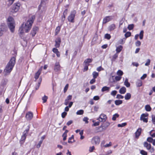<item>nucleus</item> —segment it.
<instances>
[{"label":"nucleus","mask_w":155,"mask_h":155,"mask_svg":"<svg viewBox=\"0 0 155 155\" xmlns=\"http://www.w3.org/2000/svg\"><path fill=\"white\" fill-rule=\"evenodd\" d=\"M16 62V58L14 57H12L7 64L4 70L6 74L10 73L14 66Z\"/></svg>","instance_id":"1"},{"label":"nucleus","mask_w":155,"mask_h":155,"mask_svg":"<svg viewBox=\"0 0 155 155\" xmlns=\"http://www.w3.org/2000/svg\"><path fill=\"white\" fill-rule=\"evenodd\" d=\"M35 15H32L30 17L26 23L24 27L25 32H28L31 28L32 25L35 19Z\"/></svg>","instance_id":"2"},{"label":"nucleus","mask_w":155,"mask_h":155,"mask_svg":"<svg viewBox=\"0 0 155 155\" xmlns=\"http://www.w3.org/2000/svg\"><path fill=\"white\" fill-rule=\"evenodd\" d=\"M8 26L10 31L13 33L15 31V22L14 18L12 17L9 16L7 20Z\"/></svg>","instance_id":"3"},{"label":"nucleus","mask_w":155,"mask_h":155,"mask_svg":"<svg viewBox=\"0 0 155 155\" xmlns=\"http://www.w3.org/2000/svg\"><path fill=\"white\" fill-rule=\"evenodd\" d=\"M76 13L77 12L75 10H73L71 12L70 14L67 18L68 22L72 23L75 22V18Z\"/></svg>","instance_id":"4"},{"label":"nucleus","mask_w":155,"mask_h":155,"mask_svg":"<svg viewBox=\"0 0 155 155\" xmlns=\"http://www.w3.org/2000/svg\"><path fill=\"white\" fill-rule=\"evenodd\" d=\"M29 127H28V128L26 129L23 132L22 135L21 137V139L19 140V142L21 146L22 145H23L25 142L27 134H28V133L29 130Z\"/></svg>","instance_id":"5"},{"label":"nucleus","mask_w":155,"mask_h":155,"mask_svg":"<svg viewBox=\"0 0 155 155\" xmlns=\"http://www.w3.org/2000/svg\"><path fill=\"white\" fill-rule=\"evenodd\" d=\"M100 141V137L97 136L93 137L91 140V143L94 145H98L99 144Z\"/></svg>","instance_id":"6"},{"label":"nucleus","mask_w":155,"mask_h":155,"mask_svg":"<svg viewBox=\"0 0 155 155\" xmlns=\"http://www.w3.org/2000/svg\"><path fill=\"white\" fill-rule=\"evenodd\" d=\"M21 4L19 2H17L14 4L12 8V12H17L20 8Z\"/></svg>","instance_id":"7"},{"label":"nucleus","mask_w":155,"mask_h":155,"mask_svg":"<svg viewBox=\"0 0 155 155\" xmlns=\"http://www.w3.org/2000/svg\"><path fill=\"white\" fill-rule=\"evenodd\" d=\"M148 114L147 113L142 114L140 116V120L143 121L144 122L147 123L148 121Z\"/></svg>","instance_id":"8"},{"label":"nucleus","mask_w":155,"mask_h":155,"mask_svg":"<svg viewBox=\"0 0 155 155\" xmlns=\"http://www.w3.org/2000/svg\"><path fill=\"white\" fill-rule=\"evenodd\" d=\"M107 119V116L104 114H101L99 117L97 119L100 122H104Z\"/></svg>","instance_id":"9"},{"label":"nucleus","mask_w":155,"mask_h":155,"mask_svg":"<svg viewBox=\"0 0 155 155\" xmlns=\"http://www.w3.org/2000/svg\"><path fill=\"white\" fill-rule=\"evenodd\" d=\"M33 117V113L31 111L28 112L26 114L25 118L28 120H30L32 119Z\"/></svg>","instance_id":"10"},{"label":"nucleus","mask_w":155,"mask_h":155,"mask_svg":"<svg viewBox=\"0 0 155 155\" xmlns=\"http://www.w3.org/2000/svg\"><path fill=\"white\" fill-rule=\"evenodd\" d=\"M112 19L113 17L111 16H106L103 19V24H105L112 20Z\"/></svg>","instance_id":"11"},{"label":"nucleus","mask_w":155,"mask_h":155,"mask_svg":"<svg viewBox=\"0 0 155 155\" xmlns=\"http://www.w3.org/2000/svg\"><path fill=\"white\" fill-rule=\"evenodd\" d=\"M55 42V46L56 48H59L60 47L61 42V38L59 37L57 38L56 39Z\"/></svg>","instance_id":"12"},{"label":"nucleus","mask_w":155,"mask_h":155,"mask_svg":"<svg viewBox=\"0 0 155 155\" xmlns=\"http://www.w3.org/2000/svg\"><path fill=\"white\" fill-rule=\"evenodd\" d=\"M38 30L39 28L38 27L36 26L33 27L31 32V34L33 37L35 36L37 32L38 31Z\"/></svg>","instance_id":"13"},{"label":"nucleus","mask_w":155,"mask_h":155,"mask_svg":"<svg viewBox=\"0 0 155 155\" xmlns=\"http://www.w3.org/2000/svg\"><path fill=\"white\" fill-rule=\"evenodd\" d=\"M106 128V127H104L103 126V125H101L100 126L96 127L95 129L96 132V133H98L103 131L104 130H105Z\"/></svg>","instance_id":"14"},{"label":"nucleus","mask_w":155,"mask_h":155,"mask_svg":"<svg viewBox=\"0 0 155 155\" xmlns=\"http://www.w3.org/2000/svg\"><path fill=\"white\" fill-rule=\"evenodd\" d=\"M142 132V129L140 128H138L135 133V137L137 139L140 135Z\"/></svg>","instance_id":"15"},{"label":"nucleus","mask_w":155,"mask_h":155,"mask_svg":"<svg viewBox=\"0 0 155 155\" xmlns=\"http://www.w3.org/2000/svg\"><path fill=\"white\" fill-rule=\"evenodd\" d=\"M41 71L42 69L41 68H40L38 69V71L35 74L34 78L35 79V81L38 78L39 76L41 73Z\"/></svg>","instance_id":"16"},{"label":"nucleus","mask_w":155,"mask_h":155,"mask_svg":"<svg viewBox=\"0 0 155 155\" xmlns=\"http://www.w3.org/2000/svg\"><path fill=\"white\" fill-rule=\"evenodd\" d=\"M67 12H68V9H65L63 13V15L61 16V21L63 22H64V21L65 20L66 15L67 14Z\"/></svg>","instance_id":"17"},{"label":"nucleus","mask_w":155,"mask_h":155,"mask_svg":"<svg viewBox=\"0 0 155 155\" xmlns=\"http://www.w3.org/2000/svg\"><path fill=\"white\" fill-rule=\"evenodd\" d=\"M60 66L59 62H56L55 64L54 70L56 71H59L60 70Z\"/></svg>","instance_id":"18"},{"label":"nucleus","mask_w":155,"mask_h":155,"mask_svg":"<svg viewBox=\"0 0 155 155\" xmlns=\"http://www.w3.org/2000/svg\"><path fill=\"white\" fill-rule=\"evenodd\" d=\"M116 28V25L113 24L110 25L108 27V30L110 31L114 30Z\"/></svg>","instance_id":"19"},{"label":"nucleus","mask_w":155,"mask_h":155,"mask_svg":"<svg viewBox=\"0 0 155 155\" xmlns=\"http://www.w3.org/2000/svg\"><path fill=\"white\" fill-rule=\"evenodd\" d=\"M143 145L144 147L146 148L148 150H150L151 148V145L150 144L148 143L147 142H144Z\"/></svg>","instance_id":"20"},{"label":"nucleus","mask_w":155,"mask_h":155,"mask_svg":"<svg viewBox=\"0 0 155 155\" xmlns=\"http://www.w3.org/2000/svg\"><path fill=\"white\" fill-rule=\"evenodd\" d=\"M110 89V88L109 87H107L106 86H105L103 87L101 90V91L102 92H104V91H107V92H108Z\"/></svg>","instance_id":"21"},{"label":"nucleus","mask_w":155,"mask_h":155,"mask_svg":"<svg viewBox=\"0 0 155 155\" xmlns=\"http://www.w3.org/2000/svg\"><path fill=\"white\" fill-rule=\"evenodd\" d=\"M126 91V89L124 87H121L119 90V93L121 94H124Z\"/></svg>","instance_id":"22"},{"label":"nucleus","mask_w":155,"mask_h":155,"mask_svg":"<svg viewBox=\"0 0 155 155\" xmlns=\"http://www.w3.org/2000/svg\"><path fill=\"white\" fill-rule=\"evenodd\" d=\"M61 29V26H57L55 30V35H57Z\"/></svg>","instance_id":"23"},{"label":"nucleus","mask_w":155,"mask_h":155,"mask_svg":"<svg viewBox=\"0 0 155 155\" xmlns=\"http://www.w3.org/2000/svg\"><path fill=\"white\" fill-rule=\"evenodd\" d=\"M68 132V130H65L64 132L62 134V137H63V140L64 141L66 140L67 137V134Z\"/></svg>","instance_id":"24"},{"label":"nucleus","mask_w":155,"mask_h":155,"mask_svg":"<svg viewBox=\"0 0 155 155\" xmlns=\"http://www.w3.org/2000/svg\"><path fill=\"white\" fill-rule=\"evenodd\" d=\"M123 48V46L121 45H119L117 47L116 50V53L118 54L119 53L122 51Z\"/></svg>","instance_id":"25"},{"label":"nucleus","mask_w":155,"mask_h":155,"mask_svg":"<svg viewBox=\"0 0 155 155\" xmlns=\"http://www.w3.org/2000/svg\"><path fill=\"white\" fill-rule=\"evenodd\" d=\"M48 0H41L40 4L38 6V9L40 10L41 9V7L43 5H45V2L48 1Z\"/></svg>","instance_id":"26"},{"label":"nucleus","mask_w":155,"mask_h":155,"mask_svg":"<svg viewBox=\"0 0 155 155\" xmlns=\"http://www.w3.org/2000/svg\"><path fill=\"white\" fill-rule=\"evenodd\" d=\"M23 24L22 26L19 28L18 32L19 35L20 36L21 35L24 33V27L23 26Z\"/></svg>","instance_id":"27"},{"label":"nucleus","mask_w":155,"mask_h":155,"mask_svg":"<svg viewBox=\"0 0 155 155\" xmlns=\"http://www.w3.org/2000/svg\"><path fill=\"white\" fill-rule=\"evenodd\" d=\"M118 54L116 53L112 57L111 61H115L116 59L118 58Z\"/></svg>","instance_id":"28"},{"label":"nucleus","mask_w":155,"mask_h":155,"mask_svg":"<svg viewBox=\"0 0 155 155\" xmlns=\"http://www.w3.org/2000/svg\"><path fill=\"white\" fill-rule=\"evenodd\" d=\"M131 97V95L130 93H127L125 96V99L126 100H129Z\"/></svg>","instance_id":"29"},{"label":"nucleus","mask_w":155,"mask_h":155,"mask_svg":"<svg viewBox=\"0 0 155 155\" xmlns=\"http://www.w3.org/2000/svg\"><path fill=\"white\" fill-rule=\"evenodd\" d=\"M74 141V136L73 135H72L71 137L69 138L68 140V142L69 143H71Z\"/></svg>","instance_id":"30"},{"label":"nucleus","mask_w":155,"mask_h":155,"mask_svg":"<svg viewBox=\"0 0 155 155\" xmlns=\"http://www.w3.org/2000/svg\"><path fill=\"white\" fill-rule=\"evenodd\" d=\"M92 59L90 58H87L85 60L84 63L85 64H88L91 62L92 61Z\"/></svg>","instance_id":"31"},{"label":"nucleus","mask_w":155,"mask_h":155,"mask_svg":"<svg viewBox=\"0 0 155 155\" xmlns=\"http://www.w3.org/2000/svg\"><path fill=\"white\" fill-rule=\"evenodd\" d=\"M92 74L93 78L96 79L98 76L99 73H98L94 71L93 72Z\"/></svg>","instance_id":"32"},{"label":"nucleus","mask_w":155,"mask_h":155,"mask_svg":"<svg viewBox=\"0 0 155 155\" xmlns=\"http://www.w3.org/2000/svg\"><path fill=\"white\" fill-rule=\"evenodd\" d=\"M136 85L138 87H140L142 85V81L140 80H138L136 83Z\"/></svg>","instance_id":"33"},{"label":"nucleus","mask_w":155,"mask_h":155,"mask_svg":"<svg viewBox=\"0 0 155 155\" xmlns=\"http://www.w3.org/2000/svg\"><path fill=\"white\" fill-rule=\"evenodd\" d=\"M119 116V115L117 113L115 114H114L112 118V119L113 120H115L116 119V118L117 117H118Z\"/></svg>","instance_id":"34"},{"label":"nucleus","mask_w":155,"mask_h":155,"mask_svg":"<svg viewBox=\"0 0 155 155\" xmlns=\"http://www.w3.org/2000/svg\"><path fill=\"white\" fill-rule=\"evenodd\" d=\"M124 85L126 86L127 87H129L130 86V84L128 82L127 79H126L124 82Z\"/></svg>","instance_id":"35"},{"label":"nucleus","mask_w":155,"mask_h":155,"mask_svg":"<svg viewBox=\"0 0 155 155\" xmlns=\"http://www.w3.org/2000/svg\"><path fill=\"white\" fill-rule=\"evenodd\" d=\"M122 103V101L120 100H116L115 101V104L116 105H119Z\"/></svg>","instance_id":"36"},{"label":"nucleus","mask_w":155,"mask_h":155,"mask_svg":"<svg viewBox=\"0 0 155 155\" xmlns=\"http://www.w3.org/2000/svg\"><path fill=\"white\" fill-rule=\"evenodd\" d=\"M145 109L146 111H150L151 110V107L149 105H147L145 106Z\"/></svg>","instance_id":"37"},{"label":"nucleus","mask_w":155,"mask_h":155,"mask_svg":"<svg viewBox=\"0 0 155 155\" xmlns=\"http://www.w3.org/2000/svg\"><path fill=\"white\" fill-rule=\"evenodd\" d=\"M48 99V97L45 95H44V97H42V99L43 100V103H44L46 102Z\"/></svg>","instance_id":"38"},{"label":"nucleus","mask_w":155,"mask_h":155,"mask_svg":"<svg viewBox=\"0 0 155 155\" xmlns=\"http://www.w3.org/2000/svg\"><path fill=\"white\" fill-rule=\"evenodd\" d=\"M127 124V123H124L121 124H118L117 125V127H122L126 126Z\"/></svg>","instance_id":"39"},{"label":"nucleus","mask_w":155,"mask_h":155,"mask_svg":"<svg viewBox=\"0 0 155 155\" xmlns=\"http://www.w3.org/2000/svg\"><path fill=\"white\" fill-rule=\"evenodd\" d=\"M111 38V36L110 34H106L104 35V38L107 40H109Z\"/></svg>","instance_id":"40"},{"label":"nucleus","mask_w":155,"mask_h":155,"mask_svg":"<svg viewBox=\"0 0 155 155\" xmlns=\"http://www.w3.org/2000/svg\"><path fill=\"white\" fill-rule=\"evenodd\" d=\"M15 0H8L7 1L8 5L10 6L14 2Z\"/></svg>","instance_id":"41"},{"label":"nucleus","mask_w":155,"mask_h":155,"mask_svg":"<svg viewBox=\"0 0 155 155\" xmlns=\"http://www.w3.org/2000/svg\"><path fill=\"white\" fill-rule=\"evenodd\" d=\"M139 36L140 39H142L143 38V30L140 31Z\"/></svg>","instance_id":"42"},{"label":"nucleus","mask_w":155,"mask_h":155,"mask_svg":"<svg viewBox=\"0 0 155 155\" xmlns=\"http://www.w3.org/2000/svg\"><path fill=\"white\" fill-rule=\"evenodd\" d=\"M117 74L118 76H121V77L123 74V72L121 70H119L117 71Z\"/></svg>","instance_id":"43"},{"label":"nucleus","mask_w":155,"mask_h":155,"mask_svg":"<svg viewBox=\"0 0 155 155\" xmlns=\"http://www.w3.org/2000/svg\"><path fill=\"white\" fill-rule=\"evenodd\" d=\"M134 27V24L129 25L128 26V28L129 30H131L133 29Z\"/></svg>","instance_id":"44"},{"label":"nucleus","mask_w":155,"mask_h":155,"mask_svg":"<svg viewBox=\"0 0 155 155\" xmlns=\"http://www.w3.org/2000/svg\"><path fill=\"white\" fill-rule=\"evenodd\" d=\"M76 113L78 115H82L84 113V110H78L77 111Z\"/></svg>","instance_id":"45"},{"label":"nucleus","mask_w":155,"mask_h":155,"mask_svg":"<svg viewBox=\"0 0 155 155\" xmlns=\"http://www.w3.org/2000/svg\"><path fill=\"white\" fill-rule=\"evenodd\" d=\"M131 35V33L130 32H127L125 34V37L126 38H127L129 37H130Z\"/></svg>","instance_id":"46"},{"label":"nucleus","mask_w":155,"mask_h":155,"mask_svg":"<svg viewBox=\"0 0 155 155\" xmlns=\"http://www.w3.org/2000/svg\"><path fill=\"white\" fill-rule=\"evenodd\" d=\"M69 85L68 84H67L65 86L64 90V93H65L66 92L67 90L68 89V87Z\"/></svg>","instance_id":"47"},{"label":"nucleus","mask_w":155,"mask_h":155,"mask_svg":"<svg viewBox=\"0 0 155 155\" xmlns=\"http://www.w3.org/2000/svg\"><path fill=\"white\" fill-rule=\"evenodd\" d=\"M140 153L142 155H147V153L146 151L143 150H142L140 151Z\"/></svg>","instance_id":"48"},{"label":"nucleus","mask_w":155,"mask_h":155,"mask_svg":"<svg viewBox=\"0 0 155 155\" xmlns=\"http://www.w3.org/2000/svg\"><path fill=\"white\" fill-rule=\"evenodd\" d=\"M121 78L122 77L121 76H116L115 78V79L116 81H119L121 80Z\"/></svg>","instance_id":"49"},{"label":"nucleus","mask_w":155,"mask_h":155,"mask_svg":"<svg viewBox=\"0 0 155 155\" xmlns=\"http://www.w3.org/2000/svg\"><path fill=\"white\" fill-rule=\"evenodd\" d=\"M89 119L87 117H85L84 118L83 120L85 122L86 124H88V120Z\"/></svg>","instance_id":"50"},{"label":"nucleus","mask_w":155,"mask_h":155,"mask_svg":"<svg viewBox=\"0 0 155 155\" xmlns=\"http://www.w3.org/2000/svg\"><path fill=\"white\" fill-rule=\"evenodd\" d=\"M151 117L152 122L154 124H155V116L154 115H152Z\"/></svg>","instance_id":"51"},{"label":"nucleus","mask_w":155,"mask_h":155,"mask_svg":"<svg viewBox=\"0 0 155 155\" xmlns=\"http://www.w3.org/2000/svg\"><path fill=\"white\" fill-rule=\"evenodd\" d=\"M89 65V64H85L84 67V71H87L88 69V66Z\"/></svg>","instance_id":"52"},{"label":"nucleus","mask_w":155,"mask_h":155,"mask_svg":"<svg viewBox=\"0 0 155 155\" xmlns=\"http://www.w3.org/2000/svg\"><path fill=\"white\" fill-rule=\"evenodd\" d=\"M42 143V140H41L38 143V144L37 145V146H36L38 148H39L41 146V145Z\"/></svg>","instance_id":"53"},{"label":"nucleus","mask_w":155,"mask_h":155,"mask_svg":"<svg viewBox=\"0 0 155 155\" xmlns=\"http://www.w3.org/2000/svg\"><path fill=\"white\" fill-rule=\"evenodd\" d=\"M117 92L116 91H113L111 92V94L113 96H115L116 95Z\"/></svg>","instance_id":"54"},{"label":"nucleus","mask_w":155,"mask_h":155,"mask_svg":"<svg viewBox=\"0 0 155 155\" xmlns=\"http://www.w3.org/2000/svg\"><path fill=\"white\" fill-rule=\"evenodd\" d=\"M141 43L140 41H137L135 43V45L136 46H140L141 45Z\"/></svg>","instance_id":"55"},{"label":"nucleus","mask_w":155,"mask_h":155,"mask_svg":"<svg viewBox=\"0 0 155 155\" xmlns=\"http://www.w3.org/2000/svg\"><path fill=\"white\" fill-rule=\"evenodd\" d=\"M153 139L151 137H148L147 139V141L149 142L152 143L153 141Z\"/></svg>","instance_id":"56"},{"label":"nucleus","mask_w":155,"mask_h":155,"mask_svg":"<svg viewBox=\"0 0 155 155\" xmlns=\"http://www.w3.org/2000/svg\"><path fill=\"white\" fill-rule=\"evenodd\" d=\"M100 121H97L94 123L93 124L92 126H98L100 124Z\"/></svg>","instance_id":"57"},{"label":"nucleus","mask_w":155,"mask_h":155,"mask_svg":"<svg viewBox=\"0 0 155 155\" xmlns=\"http://www.w3.org/2000/svg\"><path fill=\"white\" fill-rule=\"evenodd\" d=\"M116 98L118 99H123L124 96L120 94H117V95Z\"/></svg>","instance_id":"58"},{"label":"nucleus","mask_w":155,"mask_h":155,"mask_svg":"<svg viewBox=\"0 0 155 155\" xmlns=\"http://www.w3.org/2000/svg\"><path fill=\"white\" fill-rule=\"evenodd\" d=\"M104 69L103 68H102L101 66H100L98 67L97 68V70L98 71H100L102 70H104Z\"/></svg>","instance_id":"59"},{"label":"nucleus","mask_w":155,"mask_h":155,"mask_svg":"<svg viewBox=\"0 0 155 155\" xmlns=\"http://www.w3.org/2000/svg\"><path fill=\"white\" fill-rule=\"evenodd\" d=\"M67 114L66 112H64L61 114V117L63 118H64Z\"/></svg>","instance_id":"60"},{"label":"nucleus","mask_w":155,"mask_h":155,"mask_svg":"<svg viewBox=\"0 0 155 155\" xmlns=\"http://www.w3.org/2000/svg\"><path fill=\"white\" fill-rule=\"evenodd\" d=\"M52 51L55 54L59 51L58 49L56 48H53L52 49Z\"/></svg>","instance_id":"61"},{"label":"nucleus","mask_w":155,"mask_h":155,"mask_svg":"<svg viewBox=\"0 0 155 155\" xmlns=\"http://www.w3.org/2000/svg\"><path fill=\"white\" fill-rule=\"evenodd\" d=\"M94 149H95V147L94 146H93L92 147H90L89 149V151L90 152H92L94 150Z\"/></svg>","instance_id":"62"},{"label":"nucleus","mask_w":155,"mask_h":155,"mask_svg":"<svg viewBox=\"0 0 155 155\" xmlns=\"http://www.w3.org/2000/svg\"><path fill=\"white\" fill-rule=\"evenodd\" d=\"M95 79L93 78L90 81V83L91 84H94V83H95Z\"/></svg>","instance_id":"63"},{"label":"nucleus","mask_w":155,"mask_h":155,"mask_svg":"<svg viewBox=\"0 0 155 155\" xmlns=\"http://www.w3.org/2000/svg\"><path fill=\"white\" fill-rule=\"evenodd\" d=\"M150 60L149 59H148L147 60L146 63L145 64V66H148L149 65H150Z\"/></svg>","instance_id":"64"}]
</instances>
